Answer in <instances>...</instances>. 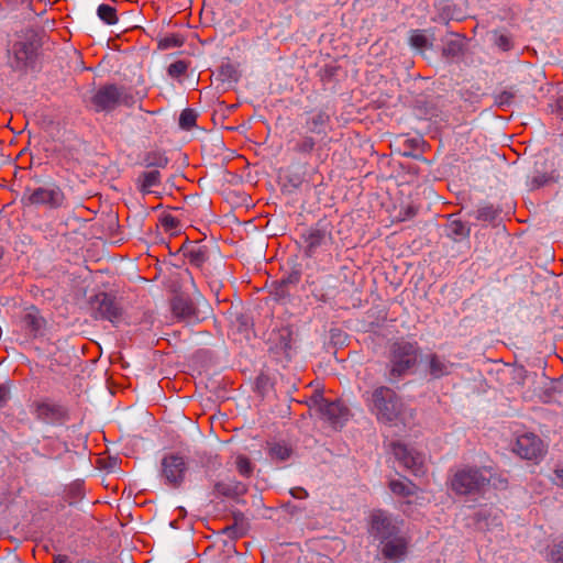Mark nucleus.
I'll use <instances>...</instances> for the list:
<instances>
[{
	"mask_svg": "<svg viewBox=\"0 0 563 563\" xmlns=\"http://www.w3.org/2000/svg\"><path fill=\"white\" fill-rule=\"evenodd\" d=\"M134 104L135 98L130 89L117 84L99 86L89 98V106L97 113H110L121 106L131 108Z\"/></svg>",
	"mask_w": 563,
	"mask_h": 563,
	"instance_id": "obj_1",
	"label": "nucleus"
},
{
	"mask_svg": "<svg viewBox=\"0 0 563 563\" xmlns=\"http://www.w3.org/2000/svg\"><path fill=\"white\" fill-rule=\"evenodd\" d=\"M493 479L490 468L465 466L459 468L450 478L451 490L459 496H476L483 494Z\"/></svg>",
	"mask_w": 563,
	"mask_h": 563,
	"instance_id": "obj_2",
	"label": "nucleus"
},
{
	"mask_svg": "<svg viewBox=\"0 0 563 563\" xmlns=\"http://www.w3.org/2000/svg\"><path fill=\"white\" fill-rule=\"evenodd\" d=\"M419 346L417 342L398 339L389 347V376L398 379L406 376L417 364Z\"/></svg>",
	"mask_w": 563,
	"mask_h": 563,
	"instance_id": "obj_3",
	"label": "nucleus"
},
{
	"mask_svg": "<svg viewBox=\"0 0 563 563\" xmlns=\"http://www.w3.org/2000/svg\"><path fill=\"white\" fill-rule=\"evenodd\" d=\"M371 411L378 421L394 422L399 419L404 404L398 395L389 387L380 386L372 393Z\"/></svg>",
	"mask_w": 563,
	"mask_h": 563,
	"instance_id": "obj_4",
	"label": "nucleus"
},
{
	"mask_svg": "<svg viewBox=\"0 0 563 563\" xmlns=\"http://www.w3.org/2000/svg\"><path fill=\"white\" fill-rule=\"evenodd\" d=\"M90 314L96 320H107L113 325L124 319V310L115 296L108 292H98L89 299Z\"/></svg>",
	"mask_w": 563,
	"mask_h": 563,
	"instance_id": "obj_5",
	"label": "nucleus"
},
{
	"mask_svg": "<svg viewBox=\"0 0 563 563\" xmlns=\"http://www.w3.org/2000/svg\"><path fill=\"white\" fill-rule=\"evenodd\" d=\"M38 46L40 44L35 35H32L22 41H16L12 46V68L15 70H26L29 68L33 69L35 67L36 52Z\"/></svg>",
	"mask_w": 563,
	"mask_h": 563,
	"instance_id": "obj_6",
	"label": "nucleus"
},
{
	"mask_svg": "<svg viewBox=\"0 0 563 563\" xmlns=\"http://www.w3.org/2000/svg\"><path fill=\"white\" fill-rule=\"evenodd\" d=\"M369 533L379 543L401 534L398 522L384 510H374L371 515Z\"/></svg>",
	"mask_w": 563,
	"mask_h": 563,
	"instance_id": "obj_7",
	"label": "nucleus"
},
{
	"mask_svg": "<svg viewBox=\"0 0 563 563\" xmlns=\"http://www.w3.org/2000/svg\"><path fill=\"white\" fill-rule=\"evenodd\" d=\"M29 195L23 200L31 206H44L49 209H58L64 205L65 195L59 186L52 184L47 187H37L33 190L27 189Z\"/></svg>",
	"mask_w": 563,
	"mask_h": 563,
	"instance_id": "obj_8",
	"label": "nucleus"
},
{
	"mask_svg": "<svg viewBox=\"0 0 563 563\" xmlns=\"http://www.w3.org/2000/svg\"><path fill=\"white\" fill-rule=\"evenodd\" d=\"M188 464L185 457L179 454H167L161 462V476L165 484L173 488L179 487L184 479Z\"/></svg>",
	"mask_w": 563,
	"mask_h": 563,
	"instance_id": "obj_9",
	"label": "nucleus"
},
{
	"mask_svg": "<svg viewBox=\"0 0 563 563\" xmlns=\"http://www.w3.org/2000/svg\"><path fill=\"white\" fill-rule=\"evenodd\" d=\"M31 408L35 418L47 424H63L68 420V410L48 398L34 401Z\"/></svg>",
	"mask_w": 563,
	"mask_h": 563,
	"instance_id": "obj_10",
	"label": "nucleus"
},
{
	"mask_svg": "<svg viewBox=\"0 0 563 563\" xmlns=\"http://www.w3.org/2000/svg\"><path fill=\"white\" fill-rule=\"evenodd\" d=\"M379 544L384 563H399L408 555L409 540L402 533Z\"/></svg>",
	"mask_w": 563,
	"mask_h": 563,
	"instance_id": "obj_11",
	"label": "nucleus"
},
{
	"mask_svg": "<svg viewBox=\"0 0 563 563\" xmlns=\"http://www.w3.org/2000/svg\"><path fill=\"white\" fill-rule=\"evenodd\" d=\"M514 451L522 459L538 460L544 453L542 440L533 433L518 437Z\"/></svg>",
	"mask_w": 563,
	"mask_h": 563,
	"instance_id": "obj_12",
	"label": "nucleus"
},
{
	"mask_svg": "<svg viewBox=\"0 0 563 563\" xmlns=\"http://www.w3.org/2000/svg\"><path fill=\"white\" fill-rule=\"evenodd\" d=\"M394 454L396 459L412 474L421 475L424 473L423 470V456L420 453H417L406 445L400 443H395L393 445Z\"/></svg>",
	"mask_w": 563,
	"mask_h": 563,
	"instance_id": "obj_13",
	"label": "nucleus"
},
{
	"mask_svg": "<svg viewBox=\"0 0 563 563\" xmlns=\"http://www.w3.org/2000/svg\"><path fill=\"white\" fill-rule=\"evenodd\" d=\"M172 311L178 319L191 321L198 319V310L192 300L184 295L177 294L172 299Z\"/></svg>",
	"mask_w": 563,
	"mask_h": 563,
	"instance_id": "obj_14",
	"label": "nucleus"
},
{
	"mask_svg": "<svg viewBox=\"0 0 563 563\" xmlns=\"http://www.w3.org/2000/svg\"><path fill=\"white\" fill-rule=\"evenodd\" d=\"M246 493L247 485L236 479L216 482L212 490L214 497H227L231 499H238Z\"/></svg>",
	"mask_w": 563,
	"mask_h": 563,
	"instance_id": "obj_15",
	"label": "nucleus"
},
{
	"mask_svg": "<svg viewBox=\"0 0 563 563\" xmlns=\"http://www.w3.org/2000/svg\"><path fill=\"white\" fill-rule=\"evenodd\" d=\"M305 244H306V254L308 256H313L317 249L324 245L328 241L331 240V233L324 228H310L301 235Z\"/></svg>",
	"mask_w": 563,
	"mask_h": 563,
	"instance_id": "obj_16",
	"label": "nucleus"
},
{
	"mask_svg": "<svg viewBox=\"0 0 563 563\" xmlns=\"http://www.w3.org/2000/svg\"><path fill=\"white\" fill-rule=\"evenodd\" d=\"M427 371L433 379H440L453 372L454 363L450 362L445 356L437 353L427 355Z\"/></svg>",
	"mask_w": 563,
	"mask_h": 563,
	"instance_id": "obj_17",
	"label": "nucleus"
},
{
	"mask_svg": "<svg viewBox=\"0 0 563 563\" xmlns=\"http://www.w3.org/2000/svg\"><path fill=\"white\" fill-rule=\"evenodd\" d=\"M319 412L334 427L341 426L345 422L349 416V409L342 406L339 401H327Z\"/></svg>",
	"mask_w": 563,
	"mask_h": 563,
	"instance_id": "obj_18",
	"label": "nucleus"
},
{
	"mask_svg": "<svg viewBox=\"0 0 563 563\" xmlns=\"http://www.w3.org/2000/svg\"><path fill=\"white\" fill-rule=\"evenodd\" d=\"M330 123V115L324 110L312 112L306 119V129L310 133L321 134L325 133V129Z\"/></svg>",
	"mask_w": 563,
	"mask_h": 563,
	"instance_id": "obj_19",
	"label": "nucleus"
},
{
	"mask_svg": "<svg viewBox=\"0 0 563 563\" xmlns=\"http://www.w3.org/2000/svg\"><path fill=\"white\" fill-rule=\"evenodd\" d=\"M471 234V228L459 219H454L450 216L446 224V235L455 242L468 238Z\"/></svg>",
	"mask_w": 563,
	"mask_h": 563,
	"instance_id": "obj_20",
	"label": "nucleus"
},
{
	"mask_svg": "<svg viewBox=\"0 0 563 563\" xmlns=\"http://www.w3.org/2000/svg\"><path fill=\"white\" fill-rule=\"evenodd\" d=\"M184 255L191 265L201 267L208 260V249L202 245L191 244L184 247Z\"/></svg>",
	"mask_w": 563,
	"mask_h": 563,
	"instance_id": "obj_21",
	"label": "nucleus"
},
{
	"mask_svg": "<svg viewBox=\"0 0 563 563\" xmlns=\"http://www.w3.org/2000/svg\"><path fill=\"white\" fill-rule=\"evenodd\" d=\"M140 191L142 194H151V188L161 183V173L158 170L144 172L140 175Z\"/></svg>",
	"mask_w": 563,
	"mask_h": 563,
	"instance_id": "obj_22",
	"label": "nucleus"
},
{
	"mask_svg": "<svg viewBox=\"0 0 563 563\" xmlns=\"http://www.w3.org/2000/svg\"><path fill=\"white\" fill-rule=\"evenodd\" d=\"M24 327L33 334H36L44 324V319L37 314V310L32 307L22 319Z\"/></svg>",
	"mask_w": 563,
	"mask_h": 563,
	"instance_id": "obj_23",
	"label": "nucleus"
},
{
	"mask_svg": "<svg viewBox=\"0 0 563 563\" xmlns=\"http://www.w3.org/2000/svg\"><path fill=\"white\" fill-rule=\"evenodd\" d=\"M423 145L424 142L421 137L407 139L402 143V155L408 157H417L418 154L416 152H422Z\"/></svg>",
	"mask_w": 563,
	"mask_h": 563,
	"instance_id": "obj_24",
	"label": "nucleus"
},
{
	"mask_svg": "<svg viewBox=\"0 0 563 563\" xmlns=\"http://www.w3.org/2000/svg\"><path fill=\"white\" fill-rule=\"evenodd\" d=\"M464 44L462 40H449L444 43L442 55L446 58H454L462 55Z\"/></svg>",
	"mask_w": 563,
	"mask_h": 563,
	"instance_id": "obj_25",
	"label": "nucleus"
},
{
	"mask_svg": "<svg viewBox=\"0 0 563 563\" xmlns=\"http://www.w3.org/2000/svg\"><path fill=\"white\" fill-rule=\"evenodd\" d=\"M316 147V141L312 136L303 135L301 139H299L292 147V151L301 154V155H308L312 153V151Z\"/></svg>",
	"mask_w": 563,
	"mask_h": 563,
	"instance_id": "obj_26",
	"label": "nucleus"
},
{
	"mask_svg": "<svg viewBox=\"0 0 563 563\" xmlns=\"http://www.w3.org/2000/svg\"><path fill=\"white\" fill-rule=\"evenodd\" d=\"M389 488L394 494L400 496H411L416 490V486L412 483H405L402 481H391L389 483Z\"/></svg>",
	"mask_w": 563,
	"mask_h": 563,
	"instance_id": "obj_27",
	"label": "nucleus"
},
{
	"mask_svg": "<svg viewBox=\"0 0 563 563\" xmlns=\"http://www.w3.org/2000/svg\"><path fill=\"white\" fill-rule=\"evenodd\" d=\"M235 467L239 474L243 477H251L254 471V464L245 455H238L235 459Z\"/></svg>",
	"mask_w": 563,
	"mask_h": 563,
	"instance_id": "obj_28",
	"label": "nucleus"
},
{
	"mask_svg": "<svg viewBox=\"0 0 563 563\" xmlns=\"http://www.w3.org/2000/svg\"><path fill=\"white\" fill-rule=\"evenodd\" d=\"M97 13L107 24H115L118 22L117 10L109 4H100Z\"/></svg>",
	"mask_w": 563,
	"mask_h": 563,
	"instance_id": "obj_29",
	"label": "nucleus"
},
{
	"mask_svg": "<svg viewBox=\"0 0 563 563\" xmlns=\"http://www.w3.org/2000/svg\"><path fill=\"white\" fill-rule=\"evenodd\" d=\"M409 43L412 47L420 51L432 47V44L429 43L427 36L420 30L411 32Z\"/></svg>",
	"mask_w": 563,
	"mask_h": 563,
	"instance_id": "obj_30",
	"label": "nucleus"
},
{
	"mask_svg": "<svg viewBox=\"0 0 563 563\" xmlns=\"http://www.w3.org/2000/svg\"><path fill=\"white\" fill-rule=\"evenodd\" d=\"M197 112L194 109H185L179 115V126L183 130H190L196 125Z\"/></svg>",
	"mask_w": 563,
	"mask_h": 563,
	"instance_id": "obj_31",
	"label": "nucleus"
},
{
	"mask_svg": "<svg viewBox=\"0 0 563 563\" xmlns=\"http://www.w3.org/2000/svg\"><path fill=\"white\" fill-rule=\"evenodd\" d=\"M269 455L277 461H286L291 455V449L282 443H274L269 449Z\"/></svg>",
	"mask_w": 563,
	"mask_h": 563,
	"instance_id": "obj_32",
	"label": "nucleus"
},
{
	"mask_svg": "<svg viewBox=\"0 0 563 563\" xmlns=\"http://www.w3.org/2000/svg\"><path fill=\"white\" fill-rule=\"evenodd\" d=\"M145 163L148 167L154 166L164 168L168 164V158L159 152H150L145 156Z\"/></svg>",
	"mask_w": 563,
	"mask_h": 563,
	"instance_id": "obj_33",
	"label": "nucleus"
},
{
	"mask_svg": "<svg viewBox=\"0 0 563 563\" xmlns=\"http://www.w3.org/2000/svg\"><path fill=\"white\" fill-rule=\"evenodd\" d=\"M493 35L495 45L503 52H508L514 47L512 38L508 34L494 32Z\"/></svg>",
	"mask_w": 563,
	"mask_h": 563,
	"instance_id": "obj_34",
	"label": "nucleus"
},
{
	"mask_svg": "<svg viewBox=\"0 0 563 563\" xmlns=\"http://www.w3.org/2000/svg\"><path fill=\"white\" fill-rule=\"evenodd\" d=\"M499 214V210L492 205L484 206L477 210V220L493 222Z\"/></svg>",
	"mask_w": 563,
	"mask_h": 563,
	"instance_id": "obj_35",
	"label": "nucleus"
},
{
	"mask_svg": "<svg viewBox=\"0 0 563 563\" xmlns=\"http://www.w3.org/2000/svg\"><path fill=\"white\" fill-rule=\"evenodd\" d=\"M183 43H184V40L180 36L172 34V35L163 37L159 41L158 46H159V48L167 49V48H172V47H179L183 45Z\"/></svg>",
	"mask_w": 563,
	"mask_h": 563,
	"instance_id": "obj_36",
	"label": "nucleus"
},
{
	"mask_svg": "<svg viewBox=\"0 0 563 563\" xmlns=\"http://www.w3.org/2000/svg\"><path fill=\"white\" fill-rule=\"evenodd\" d=\"M188 68V64L185 60H176L172 63L168 67V75L178 78L186 74Z\"/></svg>",
	"mask_w": 563,
	"mask_h": 563,
	"instance_id": "obj_37",
	"label": "nucleus"
},
{
	"mask_svg": "<svg viewBox=\"0 0 563 563\" xmlns=\"http://www.w3.org/2000/svg\"><path fill=\"white\" fill-rule=\"evenodd\" d=\"M514 98H515V93L509 91V90H504L497 95H495L494 99H495V104L503 108V107H507V106H510L514 101Z\"/></svg>",
	"mask_w": 563,
	"mask_h": 563,
	"instance_id": "obj_38",
	"label": "nucleus"
},
{
	"mask_svg": "<svg viewBox=\"0 0 563 563\" xmlns=\"http://www.w3.org/2000/svg\"><path fill=\"white\" fill-rule=\"evenodd\" d=\"M161 222L164 229L169 232H175L179 228V220L169 213L164 214Z\"/></svg>",
	"mask_w": 563,
	"mask_h": 563,
	"instance_id": "obj_39",
	"label": "nucleus"
},
{
	"mask_svg": "<svg viewBox=\"0 0 563 563\" xmlns=\"http://www.w3.org/2000/svg\"><path fill=\"white\" fill-rule=\"evenodd\" d=\"M549 559L553 563H563V542L556 543L551 548Z\"/></svg>",
	"mask_w": 563,
	"mask_h": 563,
	"instance_id": "obj_40",
	"label": "nucleus"
},
{
	"mask_svg": "<svg viewBox=\"0 0 563 563\" xmlns=\"http://www.w3.org/2000/svg\"><path fill=\"white\" fill-rule=\"evenodd\" d=\"M424 119L433 120L439 117V109L432 102H424V110L422 112Z\"/></svg>",
	"mask_w": 563,
	"mask_h": 563,
	"instance_id": "obj_41",
	"label": "nucleus"
},
{
	"mask_svg": "<svg viewBox=\"0 0 563 563\" xmlns=\"http://www.w3.org/2000/svg\"><path fill=\"white\" fill-rule=\"evenodd\" d=\"M327 399L323 397V395L319 391L313 393V395L310 397L311 406L318 409L320 411L322 407L327 404Z\"/></svg>",
	"mask_w": 563,
	"mask_h": 563,
	"instance_id": "obj_42",
	"label": "nucleus"
},
{
	"mask_svg": "<svg viewBox=\"0 0 563 563\" xmlns=\"http://www.w3.org/2000/svg\"><path fill=\"white\" fill-rule=\"evenodd\" d=\"M223 533H225L231 539H238L243 536V531L236 525L228 526L223 529Z\"/></svg>",
	"mask_w": 563,
	"mask_h": 563,
	"instance_id": "obj_43",
	"label": "nucleus"
},
{
	"mask_svg": "<svg viewBox=\"0 0 563 563\" xmlns=\"http://www.w3.org/2000/svg\"><path fill=\"white\" fill-rule=\"evenodd\" d=\"M417 214V209L413 206H408L400 211V220L405 221L413 218Z\"/></svg>",
	"mask_w": 563,
	"mask_h": 563,
	"instance_id": "obj_44",
	"label": "nucleus"
},
{
	"mask_svg": "<svg viewBox=\"0 0 563 563\" xmlns=\"http://www.w3.org/2000/svg\"><path fill=\"white\" fill-rule=\"evenodd\" d=\"M552 112L556 113L563 119V96L559 97L553 104H551Z\"/></svg>",
	"mask_w": 563,
	"mask_h": 563,
	"instance_id": "obj_45",
	"label": "nucleus"
},
{
	"mask_svg": "<svg viewBox=\"0 0 563 563\" xmlns=\"http://www.w3.org/2000/svg\"><path fill=\"white\" fill-rule=\"evenodd\" d=\"M289 493L294 498L297 499H305L308 497V492L302 487H294Z\"/></svg>",
	"mask_w": 563,
	"mask_h": 563,
	"instance_id": "obj_46",
	"label": "nucleus"
},
{
	"mask_svg": "<svg viewBox=\"0 0 563 563\" xmlns=\"http://www.w3.org/2000/svg\"><path fill=\"white\" fill-rule=\"evenodd\" d=\"M299 279H300L299 273L295 272V273L290 274L287 278H283L282 285L286 286L288 284H297L299 282Z\"/></svg>",
	"mask_w": 563,
	"mask_h": 563,
	"instance_id": "obj_47",
	"label": "nucleus"
},
{
	"mask_svg": "<svg viewBox=\"0 0 563 563\" xmlns=\"http://www.w3.org/2000/svg\"><path fill=\"white\" fill-rule=\"evenodd\" d=\"M9 399V389L0 385V407H2Z\"/></svg>",
	"mask_w": 563,
	"mask_h": 563,
	"instance_id": "obj_48",
	"label": "nucleus"
},
{
	"mask_svg": "<svg viewBox=\"0 0 563 563\" xmlns=\"http://www.w3.org/2000/svg\"><path fill=\"white\" fill-rule=\"evenodd\" d=\"M492 515V509H481L476 512L477 521L487 520L488 516Z\"/></svg>",
	"mask_w": 563,
	"mask_h": 563,
	"instance_id": "obj_49",
	"label": "nucleus"
},
{
	"mask_svg": "<svg viewBox=\"0 0 563 563\" xmlns=\"http://www.w3.org/2000/svg\"><path fill=\"white\" fill-rule=\"evenodd\" d=\"M4 1L12 7H16L20 3L22 4V3L29 2L27 8H30L32 10L31 7L33 3V0H4Z\"/></svg>",
	"mask_w": 563,
	"mask_h": 563,
	"instance_id": "obj_50",
	"label": "nucleus"
},
{
	"mask_svg": "<svg viewBox=\"0 0 563 563\" xmlns=\"http://www.w3.org/2000/svg\"><path fill=\"white\" fill-rule=\"evenodd\" d=\"M555 483L563 487V467L555 471Z\"/></svg>",
	"mask_w": 563,
	"mask_h": 563,
	"instance_id": "obj_51",
	"label": "nucleus"
},
{
	"mask_svg": "<svg viewBox=\"0 0 563 563\" xmlns=\"http://www.w3.org/2000/svg\"><path fill=\"white\" fill-rule=\"evenodd\" d=\"M70 494L74 495V498H78V499L82 498V492H81V488L79 485L73 487L70 489Z\"/></svg>",
	"mask_w": 563,
	"mask_h": 563,
	"instance_id": "obj_52",
	"label": "nucleus"
},
{
	"mask_svg": "<svg viewBox=\"0 0 563 563\" xmlns=\"http://www.w3.org/2000/svg\"><path fill=\"white\" fill-rule=\"evenodd\" d=\"M53 563H71L66 555H57L54 558Z\"/></svg>",
	"mask_w": 563,
	"mask_h": 563,
	"instance_id": "obj_53",
	"label": "nucleus"
},
{
	"mask_svg": "<svg viewBox=\"0 0 563 563\" xmlns=\"http://www.w3.org/2000/svg\"><path fill=\"white\" fill-rule=\"evenodd\" d=\"M544 183H545V178L544 177H536L533 179V187L539 188V187L543 186Z\"/></svg>",
	"mask_w": 563,
	"mask_h": 563,
	"instance_id": "obj_54",
	"label": "nucleus"
},
{
	"mask_svg": "<svg viewBox=\"0 0 563 563\" xmlns=\"http://www.w3.org/2000/svg\"><path fill=\"white\" fill-rule=\"evenodd\" d=\"M285 508H287V509H288V508H290V510H289V511H290L291 514L297 509V508H296V506H291L290 504H286V505H285Z\"/></svg>",
	"mask_w": 563,
	"mask_h": 563,
	"instance_id": "obj_55",
	"label": "nucleus"
},
{
	"mask_svg": "<svg viewBox=\"0 0 563 563\" xmlns=\"http://www.w3.org/2000/svg\"><path fill=\"white\" fill-rule=\"evenodd\" d=\"M240 518H243L242 512L234 514L235 521H238Z\"/></svg>",
	"mask_w": 563,
	"mask_h": 563,
	"instance_id": "obj_56",
	"label": "nucleus"
},
{
	"mask_svg": "<svg viewBox=\"0 0 563 563\" xmlns=\"http://www.w3.org/2000/svg\"><path fill=\"white\" fill-rule=\"evenodd\" d=\"M506 484H507V482H506V481L499 479V486H500V487H505V486H506Z\"/></svg>",
	"mask_w": 563,
	"mask_h": 563,
	"instance_id": "obj_57",
	"label": "nucleus"
},
{
	"mask_svg": "<svg viewBox=\"0 0 563 563\" xmlns=\"http://www.w3.org/2000/svg\"><path fill=\"white\" fill-rule=\"evenodd\" d=\"M3 254H4V250L2 246H0V260L3 257Z\"/></svg>",
	"mask_w": 563,
	"mask_h": 563,
	"instance_id": "obj_58",
	"label": "nucleus"
},
{
	"mask_svg": "<svg viewBox=\"0 0 563 563\" xmlns=\"http://www.w3.org/2000/svg\"><path fill=\"white\" fill-rule=\"evenodd\" d=\"M292 185H294L295 187H298V186L300 185V180H299V179H297V183H292Z\"/></svg>",
	"mask_w": 563,
	"mask_h": 563,
	"instance_id": "obj_59",
	"label": "nucleus"
}]
</instances>
